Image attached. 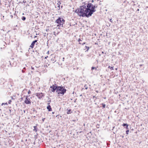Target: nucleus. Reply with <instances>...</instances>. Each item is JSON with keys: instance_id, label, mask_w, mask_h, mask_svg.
<instances>
[{"instance_id": "obj_1", "label": "nucleus", "mask_w": 148, "mask_h": 148, "mask_svg": "<svg viewBox=\"0 0 148 148\" xmlns=\"http://www.w3.org/2000/svg\"><path fill=\"white\" fill-rule=\"evenodd\" d=\"M84 5L79 7V8L76 9L75 11L77 14L80 17L89 18L92 16L93 13L96 11L95 8L98 7L97 4H94L89 3H84Z\"/></svg>"}, {"instance_id": "obj_2", "label": "nucleus", "mask_w": 148, "mask_h": 148, "mask_svg": "<svg viewBox=\"0 0 148 148\" xmlns=\"http://www.w3.org/2000/svg\"><path fill=\"white\" fill-rule=\"evenodd\" d=\"M50 90L51 92H54L56 91L58 94V96L64 95L66 92L67 90L65 88V86H58L56 84H53L52 86H50Z\"/></svg>"}, {"instance_id": "obj_3", "label": "nucleus", "mask_w": 148, "mask_h": 148, "mask_svg": "<svg viewBox=\"0 0 148 148\" xmlns=\"http://www.w3.org/2000/svg\"><path fill=\"white\" fill-rule=\"evenodd\" d=\"M65 22V20L62 18L61 16L59 17L58 18L56 21L55 23L58 24L57 27H63V24H64Z\"/></svg>"}, {"instance_id": "obj_4", "label": "nucleus", "mask_w": 148, "mask_h": 148, "mask_svg": "<svg viewBox=\"0 0 148 148\" xmlns=\"http://www.w3.org/2000/svg\"><path fill=\"white\" fill-rule=\"evenodd\" d=\"M28 96H27L24 101L25 103L27 104L31 105L32 101L30 98L28 97Z\"/></svg>"}, {"instance_id": "obj_5", "label": "nucleus", "mask_w": 148, "mask_h": 148, "mask_svg": "<svg viewBox=\"0 0 148 148\" xmlns=\"http://www.w3.org/2000/svg\"><path fill=\"white\" fill-rule=\"evenodd\" d=\"M36 96L38 97V99H40L42 97H44L45 95H44V93L42 92H38L36 93Z\"/></svg>"}, {"instance_id": "obj_6", "label": "nucleus", "mask_w": 148, "mask_h": 148, "mask_svg": "<svg viewBox=\"0 0 148 148\" xmlns=\"http://www.w3.org/2000/svg\"><path fill=\"white\" fill-rule=\"evenodd\" d=\"M38 41V40H35L33 41L31 43V45L30 46V47L32 49L33 48L34 46V45L36 44V43Z\"/></svg>"}, {"instance_id": "obj_7", "label": "nucleus", "mask_w": 148, "mask_h": 148, "mask_svg": "<svg viewBox=\"0 0 148 148\" xmlns=\"http://www.w3.org/2000/svg\"><path fill=\"white\" fill-rule=\"evenodd\" d=\"M48 106L47 107V109L48 110V111H51L52 110V109L51 107V106L49 105L50 103H47Z\"/></svg>"}, {"instance_id": "obj_8", "label": "nucleus", "mask_w": 148, "mask_h": 148, "mask_svg": "<svg viewBox=\"0 0 148 148\" xmlns=\"http://www.w3.org/2000/svg\"><path fill=\"white\" fill-rule=\"evenodd\" d=\"M122 125L123 127H125V128L126 130L129 129L128 127L129 125L127 123H123Z\"/></svg>"}, {"instance_id": "obj_9", "label": "nucleus", "mask_w": 148, "mask_h": 148, "mask_svg": "<svg viewBox=\"0 0 148 148\" xmlns=\"http://www.w3.org/2000/svg\"><path fill=\"white\" fill-rule=\"evenodd\" d=\"M66 110L67 111L66 112V114H70L73 112L70 109H67Z\"/></svg>"}, {"instance_id": "obj_10", "label": "nucleus", "mask_w": 148, "mask_h": 148, "mask_svg": "<svg viewBox=\"0 0 148 148\" xmlns=\"http://www.w3.org/2000/svg\"><path fill=\"white\" fill-rule=\"evenodd\" d=\"M37 125H38V124H37L36 125V126H34V129L33 130L34 131H35V132H37V130H38L37 128Z\"/></svg>"}, {"instance_id": "obj_11", "label": "nucleus", "mask_w": 148, "mask_h": 148, "mask_svg": "<svg viewBox=\"0 0 148 148\" xmlns=\"http://www.w3.org/2000/svg\"><path fill=\"white\" fill-rule=\"evenodd\" d=\"M90 49V47H89L87 46H85L84 48V50H85L86 49V50L85 51V52H88Z\"/></svg>"}, {"instance_id": "obj_12", "label": "nucleus", "mask_w": 148, "mask_h": 148, "mask_svg": "<svg viewBox=\"0 0 148 148\" xmlns=\"http://www.w3.org/2000/svg\"><path fill=\"white\" fill-rule=\"evenodd\" d=\"M98 68V67L97 66L96 67H95L93 66H92L91 68V70L93 71V70H95V71H97V68Z\"/></svg>"}, {"instance_id": "obj_13", "label": "nucleus", "mask_w": 148, "mask_h": 148, "mask_svg": "<svg viewBox=\"0 0 148 148\" xmlns=\"http://www.w3.org/2000/svg\"><path fill=\"white\" fill-rule=\"evenodd\" d=\"M58 1V3H57V4L58 5V7L59 8L58 10H59L60 9V5L61 4V2L60 1Z\"/></svg>"}, {"instance_id": "obj_14", "label": "nucleus", "mask_w": 148, "mask_h": 148, "mask_svg": "<svg viewBox=\"0 0 148 148\" xmlns=\"http://www.w3.org/2000/svg\"><path fill=\"white\" fill-rule=\"evenodd\" d=\"M51 61L53 62V63H54L56 61V59H55V58H52L51 59Z\"/></svg>"}, {"instance_id": "obj_15", "label": "nucleus", "mask_w": 148, "mask_h": 148, "mask_svg": "<svg viewBox=\"0 0 148 148\" xmlns=\"http://www.w3.org/2000/svg\"><path fill=\"white\" fill-rule=\"evenodd\" d=\"M100 105H101L102 106V107L103 108H105L106 105L104 103H101L100 104Z\"/></svg>"}, {"instance_id": "obj_16", "label": "nucleus", "mask_w": 148, "mask_h": 148, "mask_svg": "<svg viewBox=\"0 0 148 148\" xmlns=\"http://www.w3.org/2000/svg\"><path fill=\"white\" fill-rule=\"evenodd\" d=\"M26 18L24 16H22L21 18V19L23 21H25L26 20Z\"/></svg>"}, {"instance_id": "obj_17", "label": "nucleus", "mask_w": 148, "mask_h": 148, "mask_svg": "<svg viewBox=\"0 0 148 148\" xmlns=\"http://www.w3.org/2000/svg\"><path fill=\"white\" fill-rule=\"evenodd\" d=\"M26 70V69L25 67H24L23 69L22 70V72L23 73H24Z\"/></svg>"}, {"instance_id": "obj_18", "label": "nucleus", "mask_w": 148, "mask_h": 148, "mask_svg": "<svg viewBox=\"0 0 148 148\" xmlns=\"http://www.w3.org/2000/svg\"><path fill=\"white\" fill-rule=\"evenodd\" d=\"M3 105H8V104L7 102H6L5 103H2L1 104V106H3Z\"/></svg>"}, {"instance_id": "obj_19", "label": "nucleus", "mask_w": 148, "mask_h": 148, "mask_svg": "<svg viewBox=\"0 0 148 148\" xmlns=\"http://www.w3.org/2000/svg\"><path fill=\"white\" fill-rule=\"evenodd\" d=\"M108 68H109L111 70H114L113 67H111L110 66H109Z\"/></svg>"}, {"instance_id": "obj_20", "label": "nucleus", "mask_w": 148, "mask_h": 148, "mask_svg": "<svg viewBox=\"0 0 148 148\" xmlns=\"http://www.w3.org/2000/svg\"><path fill=\"white\" fill-rule=\"evenodd\" d=\"M129 129L127 130L126 131V134H128V133L129 132Z\"/></svg>"}, {"instance_id": "obj_21", "label": "nucleus", "mask_w": 148, "mask_h": 148, "mask_svg": "<svg viewBox=\"0 0 148 148\" xmlns=\"http://www.w3.org/2000/svg\"><path fill=\"white\" fill-rule=\"evenodd\" d=\"M84 87L85 88V89H87L88 88V87L87 86V85L86 84H85L84 85Z\"/></svg>"}, {"instance_id": "obj_22", "label": "nucleus", "mask_w": 148, "mask_h": 148, "mask_svg": "<svg viewBox=\"0 0 148 148\" xmlns=\"http://www.w3.org/2000/svg\"><path fill=\"white\" fill-rule=\"evenodd\" d=\"M101 69L100 68H97V71H98L100 72L101 71Z\"/></svg>"}, {"instance_id": "obj_23", "label": "nucleus", "mask_w": 148, "mask_h": 148, "mask_svg": "<svg viewBox=\"0 0 148 148\" xmlns=\"http://www.w3.org/2000/svg\"><path fill=\"white\" fill-rule=\"evenodd\" d=\"M31 92L30 90H29L28 92V94H30L31 93Z\"/></svg>"}, {"instance_id": "obj_24", "label": "nucleus", "mask_w": 148, "mask_h": 148, "mask_svg": "<svg viewBox=\"0 0 148 148\" xmlns=\"http://www.w3.org/2000/svg\"><path fill=\"white\" fill-rule=\"evenodd\" d=\"M9 62L10 63V65L11 67L13 66V65L10 62V61H9Z\"/></svg>"}, {"instance_id": "obj_25", "label": "nucleus", "mask_w": 148, "mask_h": 148, "mask_svg": "<svg viewBox=\"0 0 148 148\" xmlns=\"http://www.w3.org/2000/svg\"><path fill=\"white\" fill-rule=\"evenodd\" d=\"M110 21L112 23H113V21L112 20V19L111 18L110 19L109 18Z\"/></svg>"}, {"instance_id": "obj_26", "label": "nucleus", "mask_w": 148, "mask_h": 148, "mask_svg": "<svg viewBox=\"0 0 148 148\" xmlns=\"http://www.w3.org/2000/svg\"><path fill=\"white\" fill-rule=\"evenodd\" d=\"M82 41V40L80 38H79L78 40V41L79 42Z\"/></svg>"}, {"instance_id": "obj_27", "label": "nucleus", "mask_w": 148, "mask_h": 148, "mask_svg": "<svg viewBox=\"0 0 148 148\" xmlns=\"http://www.w3.org/2000/svg\"><path fill=\"white\" fill-rule=\"evenodd\" d=\"M11 101H12L11 100H9L8 102V103L10 104Z\"/></svg>"}, {"instance_id": "obj_28", "label": "nucleus", "mask_w": 148, "mask_h": 148, "mask_svg": "<svg viewBox=\"0 0 148 148\" xmlns=\"http://www.w3.org/2000/svg\"><path fill=\"white\" fill-rule=\"evenodd\" d=\"M118 55H121L122 54V53H121V52L119 51L118 52Z\"/></svg>"}, {"instance_id": "obj_29", "label": "nucleus", "mask_w": 148, "mask_h": 148, "mask_svg": "<svg viewBox=\"0 0 148 148\" xmlns=\"http://www.w3.org/2000/svg\"><path fill=\"white\" fill-rule=\"evenodd\" d=\"M99 124H97L96 125L97 127V128H99Z\"/></svg>"}, {"instance_id": "obj_30", "label": "nucleus", "mask_w": 148, "mask_h": 148, "mask_svg": "<svg viewBox=\"0 0 148 148\" xmlns=\"http://www.w3.org/2000/svg\"><path fill=\"white\" fill-rule=\"evenodd\" d=\"M45 118H43V119H42V121L43 122H44V121L45 120Z\"/></svg>"}, {"instance_id": "obj_31", "label": "nucleus", "mask_w": 148, "mask_h": 148, "mask_svg": "<svg viewBox=\"0 0 148 148\" xmlns=\"http://www.w3.org/2000/svg\"><path fill=\"white\" fill-rule=\"evenodd\" d=\"M26 2V1H25L24 0L21 3H25Z\"/></svg>"}, {"instance_id": "obj_32", "label": "nucleus", "mask_w": 148, "mask_h": 148, "mask_svg": "<svg viewBox=\"0 0 148 148\" xmlns=\"http://www.w3.org/2000/svg\"><path fill=\"white\" fill-rule=\"evenodd\" d=\"M29 4H27V5H26L27 8L28 7H29Z\"/></svg>"}, {"instance_id": "obj_33", "label": "nucleus", "mask_w": 148, "mask_h": 148, "mask_svg": "<svg viewBox=\"0 0 148 148\" xmlns=\"http://www.w3.org/2000/svg\"><path fill=\"white\" fill-rule=\"evenodd\" d=\"M48 57V56H47L45 57V59H47V58Z\"/></svg>"}, {"instance_id": "obj_34", "label": "nucleus", "mask_w": 148, "mask_h": 148, "mask_svg": "<svg viewBox=\"0 0 148 148\" xmlns=\"http://www.w3.org/2000/svg\"><path fill=\"white\" fill-rule=\"evenodd\" d=\"M77 99H76L74 100V102H75V103L76 102Z\"/></svg>"}, {"instance_id": "obj_35", "label": "nucleus", "mask_w": 148, "mask_h": 148, "mask_svg": "<svg viewBox=\"0 0 148 148\" xmlns=\"http://www.w3.org/2000/svg\"><path fill=\"white\" fill-rule=\"evenodd\" d=\"M11 110H12L11 109H9V111H10V113H11Z\"/></svg>"}, {"instance_id": "obj_36", "label": "nucleus", "mask_w": 148, "mask_h": 148, "mask_svg": "<svg viewBox=\"0 0 148 148\" xmlns=\"http://www.w3.org/2000/svg\"><path fill=\"white\" fill-rule=\"evenodd\" d=\"M143 65V64H140L139 65L140 66H141Z\"/></svg>"}, {"instance_id": "obj_37", "label": "nucleus", "mask_w": 148, "mask_h": 148, "mask_svg": "<svg viewBox=\"0 0 148 148\" xmlns=\"http://www.w3.org/2000/svg\"><path fill=\"white\" fill-rule=\"evenodd\" d=\"M33 111L34 112H35V111H36V113L37 112V111L36 110H35L34 109L33 110Z\"/></svg>"}, {"instance_id": "obj_38", "label": "nucleus", "mask_w": 148, "mask_h": 148, "mask_svg": "<svg viewBox=\"0 0 148 148\" xmlns=\"http://www.w3.org/2000/svg\"><path fill=\"white\" fill-rule=\"evenodd\" d=\"M91 2L93 3L94 2V1L93 0H92L91 1Z\"/></svg>"}, {"instance_id": "obj_39", "label": "nucleus", "mask_w": 148, "mask_h": 148, "mask_svg": "<svg viewBox=\"0 0 148 148\" xmlns=\"http://www.w3.org/2000/svg\"><path fill=\"white\" fill-rule=\"evenodd\" d=\"M86 42H84L83 43H82V45H84V44H86Z\"/></svg>"}, {"instance_id": "obj_40", "label": "nucleus", "mask_w": 148, "mask_h": 148, "mask_svg": "<svg viewBox=\"0 0 148 148\" xmlns=\"http://www.w3.org/2000/svg\"><path fill=\"white\" fill-rule=\"evenodd\" d=\"M11 16V18H13V15H11V16Z\"/></svg>"}, {"instance_id": "obj_41", "label": "nucleus", "mask_w": 148, "mask_h": 148, "mask_svg": "<svg viewBox=\"0 0 148 148\" xmlns=\"http://www.w3.org/2000/svg\"><path fill=\"white\" fill-rule=\"evenodd\" d=\"M31 69H32V70H33V69H34V67H32H32H31Z\"/></svg>"}, {"instance_id": "obj_42", "label": "nucleus", "mask_w": 148, "mask_h": 148, "mask_svg": "<svg viewBox=\"0 0 148 148\" xmlns=\"http://www.w3.org/2000/svg\"><path fill=\"white\" fill-rule=\"evenodd\" d=\"M64 57H63V58H62V60H63V61H64Z\"/></svg>"}, {"instance_id": "obj_43", "label": "nucleus", "mask_w": 148, "mask_h": 148, "mask_svg": "<svg viewBox=\"0 0 148 148\" xmlns=\"http://www.w3.org/2000/svg\"><path fill=\"white\" fill-rule=\"evenodd\" d=\"M51 99H50L49 101H48V102H51Z\"/></svg>"}, {"instance_id": "obj_44", "label": "nucleus", "mask_w": 148, "mask_h": 148, "mask_svg": "<svg viewBox=\"0 0 148 148\" xmlns=\"http://www.w3.org/2000/svg\"><path fill=\"white\" fill-rule=\"evenodd\" d=\"M54 35H55V36H56V34H55V32H54Z\"/></svg>"}, {"instance_id": "obj_45", "label": "nucleus", "mask_w": 148, "mask_h": 148, "mask_svg": "<svg viewBox=\"0 0 148 148\" xmlns=\"http://www.w3.org/2000/svg\"><path fill=\"white\" fill-rule=\"evenodd\" d=\"M47 54H49V51H48L47 52Z\"/></svg>"}, {"instance_id": "obj_46", "label": "nucleus", "mask_w": 148, "mask_h": 148, "mask_svg": "<svg viewBox=\"0 0 148 148\" xmlns=\"http://www.w3.org/2000/svg\"><path fill=\"white\" fill-rule=\"evenodd\" d=\"M10 31V30H8V31L7 32V33H8Z\"/></svg>"}, {"instance_id": "obj_47", "label": "nucleus", "mask_w": 148, "mask_h": 148, "mask_svg": "<svg viewBox=\"0 0 148 148\" xmlns=\"http://www.w3.org/2000/svg\"><path fill=\"white\" fill-rule=\"evenodd\" d=\"M139 9H138L136 10V11H139Z\"/></svg>"}, {"instance_id": "obj_48", "label": "nucleus", "mask_w": 148, "mask_h": 148, "mask_svg": "<svg viewBox=\"0 0 148 148\" xmlns=\"http://www.w3.org/2000/svg\"><path fill=\"white\" fill-rule=\"evenodd\" d=\"M2 112V110L1 109H0V113L1 112Z\"/></svg>"}, {"instance_id": "obj_49", "label": "nucleus", "mask_w": 148, "mask_h": 148, "mask_svg": "<svg viewBox=\"0 0 148 148\" xmlns=\"http://www.w3.org/2000/svg\"><path fill=\"white\" fill-rule=\"evenodd\" d=\"M55 113V112H52V114H54Z\"/></svg>"}, {"instance_id": "obj_50", "label": "nucleus", "mask_w": 148, "mask_h": 148, "mask_svg": "<svg viewBox=\"0 0 148 148\" xmlns=\"http://www.w3.org/2000/svg\"><path fill=\"white\" fill-rule=\"evenodd\" d=\"M101 53H102V54H103V53H104V52H103V51H102V52H101Z\"/></svg>"}, {"instance_id": "obj_51", "label": "nucleus", "mask_w": 148, "mask_h": 148, "mask_svg": "<svg viewBox=\"0 0 148 148\" xmlns=\"http://www.w3.org/2000/svg\"><path fill=\"white\" fill-rule=\"evenodd\" d=\"M58 116H59V115H58L56 116V117H58Z\"/></svg>"}, {"instance_id": "obj_52", "label": "nucleus", "mask_w": 148, "mask_h": 148, "mask_svg": "<svg viewBox=\"0 0 148 148\" xmlns=\"http://www.w3.org/2000/svg\"><path fill=\"white\" fill-rule=\"evenodd\" d=\"M83 54H81V56H83Z\"/></svg>"}, {"instance_id": "obj_53", "label": "nucleus", "mask_w": 148, "mask_h": 148, "mask_svg": "<svg viewBox=\"0 0 148 148\" xmlns=\"http://www.w3.org/2000/svg\"><path fill=\"white\" fill-rule=\"evenodd\" d=\"M82 96V94H81L80 95V96Z\"/></svg>"}, {"instance_id": "obj_54", "label": "nucleus", "mask_w": 148, "mask_h": 148, "mask_svg": "<svg viewBox=\"0 0 148 148\" xmlns=\"http://www.w3.org/2000/svg\"><path fill=\"white\" fill-rule=\"evenodd\" d=\"M98 43H95V44L97 45Z\"/></svg>"}, {"instance_id": "obj_55", "label": "nucleus", "mask_w": 148, "mask_h": 148, "mask_svg": "<svg viewBox=\"0 0 148 148\" xmlns=\"http://www.w3.org/2000/svg\"><path fill=\"white\" fill-rule=\"evenodd\" d=\"M79 44H81V43H80V42H79Z\"/></svg>"}, {"instance_id": "obj_56", "label": "nucleus", "mask_w": 148, "mask_h": 148, "mask_svg": "<svg viewBox=\"0 0 148 148\" xmlns=\"http://www.w3.org/2000/svg\"><path fill=\"white\" fill-rule=\"evenodd\" d=\"M96 92H97V93H98V91H96Z\"/></svg>"}, {"instance_id": "obj_57", "label": "nucleus", "mask_w": 148, "mask_h": 148, "mask_svg": "<svg viewBox=\"0 0 148 148\" xmlns=\"http://www.w3.org/2000/svg\"><path fill=\"white\" fill-rule=\"evenodd\" d=\"M23 14V15H24V13H23V14Z\"/></svg>"}, {"instance_id": "obj_58", "label": "nucleus", "mask_w": 148, "mask_h": 148, "mask_svg": "<svg viewBox=\"0 0 148 148\" xmlns=\"http://www.w3.org/2000/svg\"><path fill=\"white\" fill-rule=\"evenodd\" d=\"M34 144H35V142H34Z\"/></svg>"}, {"instance_id": "obj_59", "label": "nucleus", "mask_w": 148, "mask_h": 148, "mask_svg": "<svg viewBox=\"0 0 148 148\" xmlns=\"http://www.w3.org/2000/svg\"><path fill=\"white\" fill-rule=\"evenodd\" d=\"M48 30H49V29H48V30H47H47H47V32Z\"/></svg>"}, {"instance_id": "obj_60", "label": "nucleus", "mask_w": 148, "mask_h": 148, "mask_svg": "<svg viewBox=\"0 0 148 148\" xmlns=\"http://www.w3.org/2000/svg\"><path fill=\"white\" fill-rule=\"evenodd\" d=\"M62 7H63V6H61V8H62Z\"/></svg>"}, {"instance_id": "obj_61", "label": "nucleus", "mask_w": 148, "mask_h": 148, "mask_svg": "<svg viewBox=\"0 0 148 148\" xmlns=\"http://www.w3.org/2000/svg\"><path fill=\"white\" fill-rule=\"evenodd\" d=\"M37 37L36 36H34V37H35H35Z\"/></svg>"}, {"instance_id": "obj_62", "label": "nucleus", "mask_w": 148, "mask_h": 148, "mask_svg": "<svg viewBox=\"0 0 148 148\" xmlns=\"http://www.w3.org/2000/svg\"><path fill=\"white\" fill-rule=\"evenodd\" d=\"M116 69V70H117V68H116V69Z\"/></svg>"}, {"instance_id": "obj_63", "label": "nucleus", "mask_w": 148, "mask_h": 148, "mask_svg": "<svg viewBox=\"0 0 148 148\" xmlns=\"http://www.w3.org/2000/svg\"><path fill=\"white\" fill-rule=\"evenodd\" d=\"M147 8H148V6H147Z\"/></svg>"}, {"instance_id": "obj_64", "label": "nucleus", "mask_w": 148, "mask_h": 148, "mask_svg": "<svg viewBox=\"0 0 148 148\" xmlns=\"http://www.w3.org/2000/svg\"><path fill=\"white\" fill-rule=\"evenodd\" d=\"M104 98L105 99H106V97H105Z\"/></svg>"}]
</instances>
